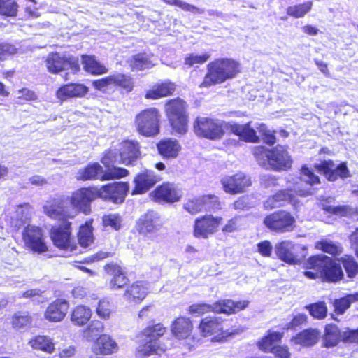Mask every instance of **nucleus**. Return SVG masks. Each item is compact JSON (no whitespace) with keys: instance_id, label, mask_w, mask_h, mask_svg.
Returning <instances> with one entry per match:
<instances>
[{"instance_id":"f257e3e1","label":"nucleus","mask_w":358,"mask_h":358,"mask_svg":"<svg viewBox=\"0 0 358 358\" xmlns=\"http://www.w3.org/2000/svg\"><path fill=\"white\" fill-rule=\"evenodd\" d=\"M231 323L220 317H206L201 321L199 329L203 336H213V341L222 342L228 337L241 334L245 329L236 323Z\"/></svg>"},{"instance_id":"f03ea898","label":"nucleus","mask_w":358,"mask_h":358,"mask_svg":"<svg viewBox=\"0 0 358 358\" xmlns=\"http://www.w3.org/2000/svg\"><path fill=\"white\" fill-rule=\"evenodd\" d=\"M164 332L165 328L161 324L145 328L142 333L143 343L136 348V357L144 358L152 354L160 355L164 352L171 345V342L165 343L157 340Z\"/></svg>"},{"instance_id":"7ed1b4c3","label":"nucleus","mask_w":358,"mask_h":358,"mask_svg":"<svg viewBox=\"0 0 358 358\" xmlns=\"http://www.w3.org/2000/svg\"><path fill=\"white\" fill-rule=\"evenodd\" d=\"M208 73L200 87H209L213 85L220 84L227 79L234 77L238 71V64L229 59H217L207 66Z\"/></svg>"},{"instance_id":"20e7f679","label":"nucleus","mask_w":358,"mask_h":358,"mask_svg":"<svg viewBox=\"0 0 358 358\" xmlns=\"http://www.w3.org/2000/svg\"><path fill=\"white\" fill-rule=\"evenodd\" d=\"M254 155L261 166L274 170H286L292 164V160L287 150L282 145H277L273 150L259 146L255 148Z\"/></svg>"},{"instance_id":"39448f33","label":"nucleus","mask_w":358,"mask_h":358,"mask_svg":"<svg viewBox=\"0 0 358 358\" xmlns=\"http://www.w3.org/2000/svg\"><path fill=\"white\" fill-rule=\"evenodd\" d=\"M229 129L231 133L238 136L241 139L246 142H258L259 137L257 135V132H259L266 143L273 145L275 142L273 132L268 130L266 124L263 123H256L253 127L251 126V122L243 124L232 123L229 124Z\"/></svg>"},{"instance_id":"423d86ee","label":"nucleus","mask_w":358,"mask_h":358,"mask_svg":"<svg viewBox=\"0 0 358 358\" xmlns=\"http://www.w3.org/2000/svg\"><path fill=\"white\" fill-rule=\"evenodd\" d=\"M229 124L218 119L199 117L194 123V130L197 136L215 141L222 138Z\"/></svg>"},{"instance_id":"0eeeda50","label":"nucleus","mask_w":358,"mask_h":358,"mask_svg":"<svg viewBox=\"0 0 358 358\" xmlns=\"http://www.w3.org/2000/svg\"><path fill=\"white\" fill-rule=\"evenodd\" d=\"M160 114L156 108H148L141 111L135 118L137 131L147 137L155 136L159 133Z\"/></svg>"},{"instance_id":"6e6552de","label":"nucleus","mask_w":358,"mask_h":358,"mask_svg":"<svg viewBox=\"0 0 358 358\" xmlns=\"http://www.w3.org/2000/svg\"><path fill=\"white\" fill-rule=\"evenodd\" d=\"M166 112L173 129L178 134H184L187 129L186 103L180 99H171L166 104Z\"/></svg>"},{"instance_id":"1a4fd4ad","label":"nucleus","mask_w":358,"mask_h":358,"mask_svg":"<svg viewBox=\"0 0 358 358\" xmlns=\"http://www.w3.org/2000/svg\"><path fill=\"white\" fill-rule=\"evenodd\" d=\"M310 264L319 271H322L323 276L329 281H338L343 276L340 264L325 255L321 254L310 257Z\"/></svg>"},{"instance_id":"9d476101","label":"nucleus","mask_w":358,"mask_h":358,"mask_svg":"<svg viewBox=\"0 0 358 358\" xmlns=\"http://www.w3.org/2000/svg\"><path fill=\"white\" fill-rule=\"evenodd\" d=\"M68 196H60L48 200L44 206V213L50 218L64 220L75 217V210L69 206Z\"/></svg>"},{"instance_id":"9b49d317","label":"nucleus","mask_w":358,"mask_h":358,"mask_svg":"<svg viewBox=\"0 0 358 358\" xmlns=\"http://www.w3.org/2000/svg\"><path fill=\"white\" fill-rule=\"evenodd\" d=\"M45 64L48 70L52 73H58L68 69L76 73L80 70L78 59L76 57L57 52L49 54L45 59Z\"/></svg>"},{"instance_id":"f8f14e48","label":"nucleus","mask_w":358,"mask_h":358,"mask_svg":"<svg viewBox=\"0 0 358 358\" xmlns=\"http://www.w3.org/2000/svg\"><path fill=\"white\" fill-rule=\"evenodd\" d=\"M71 223L66 222L64 225L53 227L50 236L54 245L64 251V256L76 254L77 246L71 237Z\"/></svg>"},{"instance_id":"ddd939ff","label":"nucleus","mask_w":358,"mask_h":358,"mask_svg":"<svg viewBox=\"0 0 358 358\" xmlns=\"http://www.w3.org/2000/svg\"><path fill=\"white\" fill-rule=\"evenodd\" d=\"M96 197L95 187L81 188L73 192L71 197L68 196L69 208L75 210V217L80 211L88 214L90 212V203Z\"/></svg>"},{"instance_id":"4468645a","label":"nucleus","mask_w":358,"mask_h":358,"mask_svg":"<svg viewBox=\"0 0 358 358\" xmlns=\"http://www.w3.org/2000/svg\"><path fill=\"white\" fill-rule=\"evenodd\" d=\"M129 189V185L126 182L108 183L101 187H96L97 197L110 201L115 203H122Z\"/></svg>"},{"instance_id":"2eb2a0df","label":"nucleus","mask_w":358,"mask_h":358,"mask_svg":"<svg viewBox=\"0 0 358 358\" xmlns=\"http://www.w3.org/2000/svg\"><path fill=\"white\" fill-rule=\"evenodd\" d=\"M295 220L288 212L279 210L270 214L264 220V224L270 230L285 233L292 230Z\"/></svg>"},{"instance_id":"dca6fc26","label":"nucleus","mask_w":358,"mask_h":358,"mask_svg":"<svg viewBox=\"0 0 358 358\" xmlns=\"http://www.w3.org/2000/svg\"><path fill=\"white\" fill-rule=\"evenodd\" d=\"M292 191L303 196L310 194L309 190L300 189L299 182H296L294 184L293 189L280 190L274 195L269 196L264 202V208L271 210L283 206L287 203L292 202L294 201V195L292 193Z\"/></svg>"},{"instance_id":"f3484780","label":"nucleus","mask_w":358,"mask_h":358,"mask_svg":"<svg viewBox=\"0 0 358 358\" xmlns=\"http://www.w3.org/2000/svg\"><path fill=\"white\" fill-rule=\"evenodd\" d=\"M222 218L206 215L196 219L194 226V236L197 238H208L217 231Z\"/></svg>"},{"instance_id":"a211bd4d","label":"nucleus","mask_w":358,"mask_h":358,"mask_svg":"<svg viewBox=\"0 0 358 358\" xmlns=\"http://www.w3.org/2000/svg\"><path fill=\"white\" fill-rule=\"evenodd\" d=\"M22 238L27 248L38 253L48 250L41 228L28 225L22 233Z\"/></svg>"},{"instance_id":"6ab92c4d","label":"nucleus","mask_w":358,"mask_h":358,"mask_svg":"<svg viewBox=\"0 0 358 358\" xmlns=\"http://www.w3.org/2000/svg\"><path fill=\"white\" fill-rule=\"evenodd\" d=\"M282 334L277 331H268V334L258 342L262 350L273 353L278 358H290V353L286 346H274L282 338Z\"/></svg>"},{"instance_id":"aec40b11","label":"nucleus","mask_w":358,"mask_h":358,"mask_svg":"<svg viewBox=\"0 0 358 358\" xmlns=\"http://www.w3.org/2000/svg\"><path fill=\"white\" fill-rule=\"evenodd\" d=\"M163 224L164 220L157 212L148 210L139 218L137 229L141 234H152L159 231Z\"/></svg>"},{"instance_id":"412c9836","label":"nucleus","mask_w":358,"mask_h":358,"mask_svg":"<svg viewBox=\"0 0 358 358\" xmlns=\"http://www.w3.org/2000/svg\"><path fill=\"white\" fill-rule=\"evenodd\" d=\"M220 208L217 197L210 194L192 198L184 204V208L192 215H195L203 210H210Z\"/></svg>"},{"instance_id":"4be33fe9","label":"nucleus","mask_w":358,"mask_h":358,"mask_svg":"<svg viewBox=\"0 0 358 358\" xmlns=\"http://www.w3.org/2000/svg\"><path fill=\"white\" fill-rule=\"evenodd\" d=\"M225 192L231 194L242 193L251 185L250 178L245 173L239 172L233 176H227L221 180Z\"/></svg>"},{"instance_id":"5701e85b","label":"nucleus","mask_w":358,"mask_h":358,"mask_svg":"<svg viewBox=\"0 0 358 358\" xmlns=\"http://www.w3.org/2000/svg\"><path fill=\"white\" fill-rule=\"evenodd\" d=\"M162 180L159 175L155 174L153 171L146 170L139 173L134 180L135 187L132 190V194H140L148 192L157 182Z\"/></svg>"},{"instance_id":"b1692460","label":"nucleus","mask_w":358,"mask_h":358,"mask_svg":"<svg viewBox=\"0 0 358 358\" xmlns=\"http://www.w3.org/2000/svg\"><path fill=\"white\" fill-rule=\"evenodd\" d=\"M69 308L66 300L57 299L48 306L44 312V318L50 322H61L66 317Z\"/></svg>"},{"instance_id":"393cba45","label":"nucleus","mask_w":358,"mask_h":358,"mask_svg":"<svg viewBox=\"0 0 358 358\" xmlns=\"http://www.w3.org/2000/svg\"><path fill=\"white\" fill-rule=\"evenodd\" d=\"M317 168L322 171L330 181L336 180L338 177L345 178L349 176V171L345 163L336 165L332 161H324L317 165Z\"/></svg>"},{"instance_id":"a878e982","label":"nucleus","mask_w":358,"mask_h":358,"mask_svg":"<svg viewBox=\"0 0 358 358\" xmlns=\"http://www.w3.org/2000/svg\"><path fill=\"white\" fill-rule=\"evenodd\" d=\"M88 92V87L83 84L71 83L59 87L56 92V96L61 101H65L69 98L83 97Z\"/></svg>"},{"instance_id":"bb28decb","label":"nucleus","mask_w":358,"mask_h":358,"mask_svg":"<svg viewBox=\"0 0 358 358\" xmlns=\"http://www.w3.org/2000/svg\"><path fill=\"white\" fill-rule=\"evenodd\" d=\"M299 246L294 245L292 241L285 240L277 243L275 246V251L278 257L288 264H296L298 258L295 252Z\"/></svg>"},{"instance_id":"cd10ccee","label":"nucleus","mask_w":358,"mask_h":358,"mask_svg":"<svg viewBox=\"0 0 358 358\" xmlns=\"http://www.w3.org/2000/svg\"><path fill=\"white\" fill-rule=\"evenodd\" d=\"M156 200L163 201L167 203L178 201L182 194L181 192L173 184L164 183L157 187L152 193Z\"/></svg>"},{"instance_id":"c85d7f7f","label":"nucleus","mask_w":358,"mask_h":358,"mask_svg":"<svg viewBox=\"0 0 358 358\" xmlns=\"http://www.w3.org/2000/svg\"><path fill=\"white\" fill-rule=\"evenodd\" d=\"M120 152V158L122 159V164L129 165L138 159L140 155L139 145L134 141H125L120 144L119 149Z\"/></svg>"},{"instance_id":"c756f323","label":"nucleus","mask_w":358,"mask_h":358,"mask_svg":"<svg viewBox=\"0 0 358 358\" xmlns=\"http://www.w3.org/2000/svg\"><path fill=\"white\" fill-rule=\"evenodd\" d=\"M248 303V301L235 302L231 299L220 300L213 303V312L229 315L243 310Z\"/></svg>"},{"instance_id":"7c9ffc66","label":"nucleus","mask_w":358,"mask_h":358,"mask_svg":"<svg viewBox=\"0 0 358 358\" xmlns=\"http://www.w3.org/2000/svg\"><path fill=\"white\" fill-rule=\"evenodd\" d=\"M147 284L143 282H136L128 287L124 297L129 303H139L148 294Z\"/></svg>"},{"instance_id":"2f4dec72","label":"nucleus","mask_w":358,"mask_h":358,"mask_svg":"<svg viewBox=\"0 0 358 358\" xmlns=\"http://www.w3.org/2000/svg\"><path fill=\"white\" fill-rule=\"evenodd\" d=\"M104 269L108 274L113 276L110 282L112 289H119L127 285L128 279L117 264H106Z\"/></svg>"},{"instance_id":"473e14b6","label":"nucleus","mask_w":358,"mask_h":358,"mask_svg":"<svg viewBox=\"0 0 358 358\" xmlns=\"http://www.w3.org/2000/svg\"><path fill=\"white\" fill-rule=\"evenodd\" d=\"M94 349L96 352L110 355L117 350V344L110 336L103 334L97 338Z\"/></svg>"},{"instance_id":"72a5a7b5","label":"nucleus","mask_w":358,"mask_h":358,"mask_svg":"<svg viewBox=\"0 0 358 358\" xmlns=\"http://www.w3.org/2000/svg\"><path fill=\"white\" fill-rule=\"evenodd\" d=\"M176 90V85L170 81H165L155 85L152 90L147 92L146 99H157L173 94Z\"/></svg>"},{"instance_id":"f704fd0d","label":"nucleus","mask_w":358,"mask_h":358,"mask_svg":"<svg viewBox=\"0 0 358 358\" xmlns=\"http://www.w3.org/2000/svg\"><path fill=\"white\" fill-rule=\"evenodd\" d=\"M192 325L189 318L180 317L177 318L173 323L171 331L178 338H187L192 331Z\"/></svg>"},{"instance_id":"c9c22d12","label":"nucleus","mask_w":358,"mask_h":358,"mask_svg":"<svg viewBox=\"0 0 358 358\" xmlns=\"http://www.w3.org/2000/svg\"><path fill=\"white\" fill-rule=\"evenodd\" d=\"M103 173V167L99 163H92L80 169L76 174V178L80 180L100 179Z\"/></svg>"},{"instance_id":"e433bc0d","label":"nucleus","mask_w":358,"mask_h":358,"mask_svg":"<svg viewBox=\"0 0 358 358\" xmlns=\"http://www.w3.org/2000/svg\"><path fill=\"white\" fill-rule=\"evenodd\" d=\"M159 154L164 158H175L178 156L180 146L176 140L167 139L161 141L157 144Z\"/></svg>"},{"instance_id":"4c0bfd02","label":"nucleus","mask_w":358,"mask_h":358,"mask_svg":"<svg viewBox=\"0 0 358 358\" xmlns=\"http://www.w3.org/2000/svg\"><path fill=\"white\" fill-rule=\"evenodd\" d=\"M343 332H341L336 324L326 325L323 336V343L327 348L336 346L342 338Z\"/></svg>"},{"instance_id":"58836bf2","label":"nucleus","mask_w":358,"mask_h":358,"mask_svg":"<svg viewBox=\"0 0 358 358\" xmlns=\"http://www.w3.org/2000/svg\"><path fill=\"white\" fill-rule=\"evenodd\" d=\"M29 345L34 350H41L50 354L55 351V344L52 338L47 336H36L30 339Z\"/></svg>"},{"instance_id":"ea45409f","label":"nucleus","mask_w":358,"mask_h":358,"mask_svg":"<svg viewBox=\"0 0 358 358\" xmlns=\"http://www.w3.org/2000/svg\"><path fill=\"white\" fill-rule=\"evenodd\" d=\"M152 57L146 54H138L133 56L128 62L132 71H142L154 66Z\"/></svg>"},{"instance_id":"a19ab883","label":"nucleus","mask_w":358,"mask_h":358,"mask_svg":"<svg viewBox=\"0 0 358 358\" xmlns=\"http://www.w3.org/2000/svg\"><path fill=\"white\" fill-rule=\"evenodd\" d=\"M92 316L90 308L80 305L76 306L71 315V320L76 325L83 326L85 324Z\"/></svg>"},{"instance_id":"79ce46f5","label":"nucleus","mask_w":358,"mask_h":358,"mask_svg":"<svg viewBox=\"0 0 358 358\" xmlns=\"http://www.w3.org/2000/svg\"><path fill=\"white\" fill-rule=\"evenodd\" d=\"M320 337V332L316 329H306L296 335L294 338V341L296 344L303 346H311L315 344Z\"/></svg>"},{"instance_id":"37998d69","label":"nucleus","mask_w":358,"mask_h":358,"mask_svg":"<svg viewBox=\"0 0 358 358\" xmlns=\"http://www.w3.org/2000/svg\"><path fill=\"white\" fill-rule=\"evenodd\" d=\"M82 63L85 70L92 74H102L107 72V68L93 56L83 55Z\"/></svg>"},{"instance_id":"c03bdc74","label":"nucleus","mask_w":358,"mask_h":358,"mask_svg":"<svg viewBox=\"0 0 358 358\" xmlns=\"http://www.w3.org/2000/svg\"><path fill=\"white\" fill-rule=\"evenodd\" d=\"M106 167L107 169L103 171V173L100 177V180L102 181L120 179L129 174V171L126 169L117 167L115 165Z\"/></svg>"},{"instance_id":"a18cd8bd","label":"nucleus","mask_w":358,"mask_h":358,"mask_svg":"<svg viewBox=\"0 0 358 358\" xmlns=\"http://www.w3.org/2000/svg\"><path fill=\"white\" fill-rule=\"evenodd\" d=\"M355 301H358V292L348 294L343 298L336 299L334 302L335 311L338 314H343L350 308L351 303Z\"/></svg>"},{"instance_id":"49530a36","label":"nucleus","mask_w":358,"mask_h":358,"mask_svg":"<svg viewBox=\"0 0 358 358\" xmlns=\"http://www.w3.org/2000/svg\"><path fill=\"white\" fill-rule=\"evenodd\" d=\"M103 324L99 320H93L84 331V336L89 341L98 338L103 331Z\"/></svg>"},{"instance_id":"de8ad7c7","label":"nucleus","mask_w":358,"mask_h":358,"mask_svg":"<svg viewBox=\"0 0 358 358\" xmlns=\"http://www.w3.org/2000/svg\"><path fill=\"white\" fill-rule=\"evenodd\" d=\"M312 6L311 1H306L301 4L289 6L287 9V14L295 18L303 17L310 10Z\"/></svg>"},{"instance_id":"09e8293b","label":"nucleus","mask_w":358,"mask_h":358,"mask_svg":"<svg viewBox=\"0 0 358 358\" xmlns=\"http://www.w3.org/2000/svg\"><path fill=\"white\" fill-rule=\"evenodd\" d=\"M32 319L27 312H17L13 317V326L16 329H21L30 326Z\"/></svg>"},{"instance_id":"8fccbe9b","label":"nucleus","mask_w":358,"mask_h":358,"mask_svg":"<svg viewBox=\"0 0 358 358\" xmlns=\"http://www.w3.org/2000/svg\"><path fill=\"white\" fill-rule=\"evenodd\" d=\"M78 237L79 243L83 248L88 247L93 242L94 239L92 227L88 224L81 226Z\"/></svg>"},{"instance_id":"3c124183","label":"nucleus","mask_w":358,"mask_h":358,"mask_svg":"<svg viewBox=\"0 0 358 358\" xmlns=\"http://www.w3.org/2000/svg\"><path fill=\"white\" fill-rule=\"evenodd\" d=\"M305 308L309 311L310 315L314 318L321 320L327 316V308L324 302H317L307 305Z\"/></svg>"},{"instance_id":"603ef678","label":"nucleus","mask_w":358,"mask_h":358,"mask_svg":"<svg viewBox=\"0 0 358 358\" xmlns=\"http://www.w3.org/2000/svg\"><path fill=\"white\" fill-rule=\"evenodd\" d=\"M341 261L349 278H355L358 274V264L352 257L345 255Z\"/></svg>"},{"instance_id":"864d4df0","label":"nucleus","mask_w":358,"mask_h":358,"mask_svg":"<svg viewBox=\"0 0 358 358\" xmlns=\"http://www.w3.org/2000/svg\"><path fill=\"white\" fill-rule=\"evenodd\" d=\"M17 7V4L14 0H0V15L15 16Z\"/></svg>"},{"instance_id":"5fc2aeb1","label":"nucleus","mask_w":358,"mask_h":358,"mask_svg":"<svg viewBox=\"0 0 358 358\" xmlns=\"http://www.w3.org/2000/svg\"><path fill=\"white\" fill-rule=\"evenodd\" d=\"M316 248L333 255H339L342 252V248L340 245L328 241L317 242Z\"/></svg>"},{"instance_id":"6e6d98bb","label":"nucleus","mask_w":358,"mask_h":358,"mask_svg":"<svg viewBox=\"0 0 358 358\" xmlns=\"http://www.w3.org/2000/svg\"><path fill=\"white\" fill-rule=\"evenodd\" d=\"M242 220V217L240 216H235L228 220L222 228V231L224 234H229L238 231L243 225Z\"/></svg>"},{"instance_id":"4d7b16f0","label":"nucleus","mask_w":358,"mask_h":358,"mask_svg":"<svg viewBox=\"0 0 358 358\" xmlns=\"http://www.w3.org/2000/svg\"><path fill=\"white\" fill-rule=\"evenodd\" d=\"M120 150L116 149L110 150L105 154L101 162L105 166H110L116 163L122 164V159L120 158Z\"/></svg>"},{"instance_id":"13d9d810","label":"nucleus","mask_w":358,"mask_h":358,"mask_svg":"<svg viewBox=\"0 0 358 358\" xmlns=\"http://www.w3.org/2000/svg\"><path fill=\"white\" fill-rule=\"evenodd\" d=\"M103 226L110 227L115 230H119L122 226V218L117 214H109L103 217Z\"/></svg>"},{"instance_id":"bf43d9fd","label":"nucleus","mask_w":358,"mask_h":358,"mask_svg":"<svg viewBox=\"0 0 358 358\" xmlns=\"http://www.w3.org/2000/svg\"><path fill=\"white\" fill-rule=\"evenodd\" d=\"M300 182H304L306 184L313 185L320 182L317 176L315 175L308 167L303 166L301 169Z\"/></svg>"},{"instance_id":"052dcab7","label":"nucleus","mask_w":358,"mask_h":358,"mask_svg":"<svg viewBox=\"0 0 358 358\" xmlns=\"http://www.w3.org/2000/svg\"><path fill=\"white\" fill-rule=\"evenodd\" d=\"M31 215V208L29 204L18 206L15 210L16 219L22 223L30 219Z\"/></svg>"},{"instance_id":"680f3d73","label":"nucleus","mask_w":358,"mask_h":358,"mask_svg":"<svg viewBox=\"0 0 358 358\" xmlns=\"http://www.w3.org/2000/svg\"><path fill=\"white\" fill-rule=\"evenodd\" d=\"M323 209L328 213L341 216L350 215L353 210L352 208H350L348 206H323Z\"/></svg>"},{"instance_id":"e2e57ef3","label":"nucleus","mask_w":358,"mask_h":358,"mask_svg":"<svg viewBox=\"0 0 358 358\" xmlns=\"http://www.w3.org/2000/svg\"><path fill=\"white\" fill-rule=\"evenodd\" d=\"M113 85H119L128 91L132 89V83L129 77L123 74L113 75Z\"/></svg>"},{"instance_id":"0e129e2a","label":"nucleus","mask_w":358,"mask_h":358,"mask_svg":"<svg viewBox=\"0 0 358 358\" xmlns=\"http://www.w3.org/2000/svg\"><path fill=\"white\" fill-rule=\"evenodd\" d=\"M210 58L208 53H205L201 55H196L194 54H189L185 59V64L189 66H192L197 64H203Z\"/></svg>"},{"instance_id":"69168bd1","label":"nucleus","mask_w":358,"mask_h":358,"mask_svg":"<svg viewBox=\"0 0 358 358\" xmlns=\"http://www.w3.org/2000/svg\"><path fill=\"white\" fill-rule=\"evenodd\" d=\"M99 317L103 319L109 318L111 313V305L107 300H101L96 310Z\"/></svg>"},{"instance_id":"338daca9","label":"nucleus","mask_w":358,"mask_h":358,"mask_svg":"<svg viewBox=\"0 0 358 358\" xmlns=\"http://www.w3.org/2000/svg\"><path fill=\"white\" fill-rule=\"evenodd\" d=\"M213 303H195L189 306V313L191 314L203 315L206 313L213 312Z\"/></svg>"},{"instance_id":"774afa93","label":"nucleus","mask_w":358,"mask_h":358,"mask_svg":"<svg viewBox=\"0 0 358 358\" xmlns=\"http://www.w3.org/2000/svg\"><path fill=\"white\" fill-rule=\"evenodd\" d=\"M234 208L236 210H245L252 208L254 203L251 201L249 196H243L238 198L234 204Z\"/></svg>"}]
</instances>
